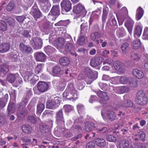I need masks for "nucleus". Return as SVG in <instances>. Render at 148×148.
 <instances>
[{
    "label": "nucleus",
    "mask_w": 148,
    "mask_h": 148,
    "mask_svg": "<svg viewBox=\"0 0 148 148\" xmlns=\"http://www.w3.org/2000/svg\"><path fill=\"white\" fill-rule=\"evenodd\" d=\"M63 97L65 100L68 99L72 101H74L78 98L77 91L73 83L68 84L66 90L63 93Z\"/></svg>",
    "instance_id": "f257e3e1"
},
{
    "label": "nucleus",
    "mask_w": 148,
    "mask_h": 148,
    "mask_svg": "<svg viewBox=\"0 0 148 148\" xmlns=\"http://www.w3.org/2000/svg\"><path fill=\"white\" fill-rule=\"evenodd\" d=\"M135 101L137 104L142 106L145 105L147 103L148 98L143 91L140 90L137 92Z\"/></svg>",
    "instance_id": "f03ea898"
},
{
    "label": "nucleus",
    "mask_w": 148,
    "mask_h": 148,
    "mask_svg": "<svg viewBox=\"0 0 148 148\" xmlns=\"http://www.w3.org/2000/svg\"><path fill=\"white\" fill-rule=\"evenodd\" d=\"M21 140L24 143L21 145L22 148H32L36 145L38 143L36 139L33 138L32 141L31 138L26 137H21Z\"/></svg>",
    "instance_id": "7ed1b4c3"
},
{
    "label": "nucleus",
    "mask_w": 148,
    "mask_h": 148,
    "mask_svg": "<svg viewBox=\"0 0 148 148\" xmlns=\"http://www.w3.org/2000/svg\"><path fill=\"white\" fill-rule=\"evenodd\" d=\"M59 99V97H57L48 99L46 103V108L51 109H54L56 108L60 103Z\"/></svg>",
    "instance_id": "20e7f679"
},
{
    "label": "nucleus",
    "mask_w": 148,
    "mask_h": 148,
    "mask_svg": "<svg viewBox=\"0 0 148 148\" xmlns=\"http://www.w3.org/2000/svg\"><path fill=\"white\" fill-rule=\"evenodd\" d=\"M60 14V10L59 5H53L48 15V17L52 21H55Z\"/></svg>",
    "instance_id": "39448f33"
},
{
    "label": "nucleus",
    "mask_w": 148,
    "mask_h": 148,
    "mask_svg": "<svg viewBox=\"0 0 148 148\" xmlns=\"http://www.w3.org/2000/svg\"><path fill=\"white\" fill-rule=\"evenodd\" d=\"M85 73L87 76L85 81L88 84H90L97 77V73L96 71L93 72L89 69L85 71Z\"/></svg>",
    "instance_id": "423d86ee"
},
{
    "label": "nucleus",
    "mask_w": 148,
    "mask_h": 148,
    "mask_svg": "<svg viewBox=\"0 0 148 148\" xmlns=\"http://www.w3.org/2000/svg\"><path fill=\"white\" fill-rule=\"evenodd\" d=\"M55 118L56 122L58 125H64V119L62 109L60 110L56 113Z\"/></svg>",
    "instance_id": "0eeeda50"
},
{
    "label": "nucleus",
    "mask_w": 148,
    "mask_h": 148,
    "mask_svg": "<svg viewBox=\"0 0 148 148\" xmlns=\"http://www.w3.org/2000/svg\"><path fill=\"white\" fill-rule=\"evenodd\" d=\"M73 12L75 14H80V15H84L86 14L84 7L79 3L73 6Z\"/></svg>",
    "instance_id": "6e6552de"
},
{
    "label": "nucleus",
    "mask_w": 148,
    "mask_h": 148,
    "mask_svg": "<svg viewBox=\"0 0 148 148\" xmlns=\"http://www.w3.org/2000/svg\"><path fill=\"white\" fill-rule=\"evenodd\" d=\"M72 3L69 0H63L61 3L62 10L66 12L69 11L72 8Z\"/></svg>",
    "instance_id": "1a4fd4ad"
},
{
    "label": "nucleus",
    "mask_w": 148,
    "mask_h": 148,
    "mask_svg": "<svg viewBox=\"0 0 148 148\" xmlns=\"http://www.w3.org/2000/svg\"><path fill=\"white\" fill-rule=\"evenodd\" d=\"M20 51L23 53L28 54L32 52V48L29 46L25 45L23 42H21L19 45Z\"/></svg>",
    "instance_id": "9d476101"
},
{
    "label": "nucleus",
    "mask_w": 148,
    "mask_h": 148,
    "mask_svg": "<svg viewBox=\"0 0 148 148\" xmlns=\"http://www.w3.org/2000/svg\"><path fill=\"white\" fill-rule=\"evenodd\" d=\"M48 88V84L45 82L40 81L37 84V88L40 92H46Z\"/></svg>",
    "instance_id": "9b49d317"
},
{
    "label": "nucleus",
    "mask_w": 148,
    "mask_h": 148,
    "mask_svg": "<svg viewBox=\"0 0 148 148\" xmlns=\"http://www.w3.org/2000/svg\"><path fill=\"white\" fill-rule=\"evenodd\" d=\"M117 25V22L114 16H111L109 19V21L107 22L106 26V29H110L112 28L113 26Z\"/></svg>",
    "instance_id": "f8f14e48"
},
{
    "label": "nucleus",
    "mask_w": 148,
    "mask_h": 148,
    "mask_svg": "<svg viewBox=\"0 0 148 148\" xmlns=\"http://www.w3.org/2000/svg\"><path fill=\"white\" fill-rule=\"evenodd\" d=\"M41 10L45 12H47L49 9V0H38Z\"/></svg>",
    "instance_id": "ddd939ff"
},
{
    "label": "nucleus",
    "mask_w": 148,
    "mask_h": 148,
    "mask_svg": "<svg viewBox=\"0 0 148 148\" xmlns=\"http://www.w3.org/2000/svg\"><path fill=\"white\" fill-rule=\"evenodd\" d=\"M36 59L37 61L44 62L46 59V55L42 52H37L36 53Z\"/></svg>",
    "instance_id": "4468645a"
},
{
    "label": "nucleus",
    "mask_w": 148,
    "mask_h": 148,
    "mask_svg": "<svg viewBox=\"0 0 148 148\" xmlns=\"http://www.w3.org/2000/svg\"><path fill=\"white\" fill-rule=\"evenodd\" d=\"M31 14L36 21L42 16V13L38 8H33Z\"/></svg>",
    "instance_id": "2eb2a0df"
},
{
    "label": "nucleus",
    "mask_w": 148,
    "mask_h": 148,
    "mask_svg": "<svg viewBox=\"0 0 148 148\" xmlns=\"http://www.w3.org/2000/svg\"><path fill=\"white\" fill-rule=\"evenodd\" d=\"M134 24V22L131 20H127L125 23V25L130 35L132 33V30Z\"/></svg>",
    "instance_id": "dca6fc26"
},
{
    "label": "nucleus",
    "mask_w": 148,
    "mask_h": 148,
    "mask_svg": "<svg viewBox=\"0 0 148 148\" xmlns=\"http://www.w3.org/2000/svg\"><path fill=\"white\" fill-rule=\"evenodd\" d=\"M33 41L34 43V48L39 49L41 48L42 42L40 38L38 37L34 39Z\"/></svg>",
    "instance_id": "f3484780"
},
{
    "label": "nucleus",
    "mask_w": 148,
    "mask_h": 148,
    "mask_svg": "<svg viewBox=\"0 0 148 148\" xmlns=\"http://www.w3.org/2000/svg\"><path fill=\"white\" fill-rule=\"evenodd\" d=\"M10 48V44L4 43L0 44V53H4L8 51Z\"/></svg>",
    "instance_id": "a211bd4d"
},
{
    "label": "nucleus",
    "mask_w": 148,
    "mask_h": 148,
    "mask_svg": "<svg viewBox=\"0 0 148 148\" xmlns=\"http://www.w3.org/2000/svg\"><path fill=\"white\" fill-rule=\"evenodd\" d=\"M101 64L100 59L99 57H96L92 59L90 61V64L92 67H96Z\"/></svg>",
    "instance_id": "6ab92c4d"
},
{
    "label": "nucleus",
    "mask_w": 148,
    "mask_h": 148,
    "mask_svg": "<svg viewBox=\"0 0 148 148\" xmlns=\"http://www.w3.org/2000/svg\"><path fill=\"white\" fill-rule=\"evenodd\" d=\"M132 73L135 77L138 79H141L144 76L143 72L137 69L134 70L132 71Z\"/></svg>",
    "instance_id": "aec40b11"
},
{
    "label": "nucleus",
    "mask_w": 148,
    "mask_h": 148,
    "mask_svg": "<svg viewBox=\"0 0 148 148\" xmlns=\"http://www.w3.org/2000/svg\"><path fill=\"white\" fill-rule=\"evenodd\" d=\"M106 116L108 119L111 121H114L116 118V114L115 112L112 110L107 111L106 113Z\"/></svg>",
    "instance_id": "412c9836"
},
{
    "label": "nucleus",
    "mask_w": 148,
    "mask_h": 148,
    "mask_svg": "<svg viewBox=\"0 0 148 148\" xmlns=\"http://www.w3.org/2000/svg\"><path fill=\"white\" fill-rule=\"evenodd\" d=\"M95 142L96 144L99 147L103 148L106 145V143L105 140L102 138H96Z\"/></svg>",
    "instance_id": "4be33fe9"
},
{
    "label": "nucleus",
    "mask_w": 148,
    "mask_h": 148,
    "mask_svg": "<svg viewBox=\"0 0 148 148\" xmlns=\"http://www.w3.org/2000/svg\"><path fill=\"white\" fill-rule=\"evenodd\" d=\"M27 112L25 109H22L17 111L16 115L19 120H22L27 115Z\"/></svg>",
    "instance_id": "5701e85b"
},
{
    "label": "nucleus",
    "mask_w": 148,
    "mask_h": 148,
    "mask_svg": "<svg viewBox=\"0 0 148 148\" xmlns=\"http://www.w3.org/2000/svg\"><path fill=\"white\" fill-rule=\"evenodd\" d=\"M144 13L143 9L141 7H139L136 10V18L137 21L139 20L143 16Z\"/></svg>",
    "instance_id": "b1692460"
},
{
    "label": "nucleus",
    "mask_w": 148,
    "mask_h": 148,
    "mask_svg": "<svg viewBox=\"0 0 148 148\" xmlns=\"http://www.w3.org/2000/svg\"><path fill=\"white\" fill-rule=\"evenodd\" d=\"M84 129L86 132H90L95 127L94 123L90 121L86 122L85 124Z\"/></svg>",
    "instance_id": "393cba45"
},
{
    "label": "nucleus",
    "mask_w": 148,
    "mask_h": 148,
    "mask_svg": "<svg viewBox=\"0 0 148 148\" xmlns=\"http://www.w3.org/2000/svg\"><path fill=\"white\" fill-rule=\"evenodd\" d=\"M97 94L99 97L101 98L104 101H107L109 99V97L106 92L101 91L100 90L97 91Z\"/></svg>",
    "instance_id": "a878e982"
},
{
    "label": "nucleus",
    "mask_w": 148,
    "mask_h": 148,
    "mask_svg": "<svg viewBox=\"0 0 148 148\" xmlns=\"http://www.w3.org/2000/svg\"><path fill=\"white\" fill-rule=\"evenodd\" d=\"M16 105L13 102H10L7 108L8 114H10L14 112L15 110Z\"/></svg>",
    "instance_id": "bb28decb"
},
{
    "label": "nucleus",
    "mask_w": 148,
    "mask_h": 148,
    "mask_svg": "<svg viewBox=\"0 0 148 148\" xmlns=\"http://www.w3.org/2000/svg\"><path fill=\"white\" fill-rule=\"evenodd\" d=\"M64 40L63 38L61 37L57 38L55 42L57 49L63 47L64 43Z\"/></svg>",
    "instance_id": "cd10ccee"
},
{
    "label": "nucleus",
    "mask_w": 148,
    "mask_h": 148,
    "mask_svg": "<svg viewBox=\"0 0 148 148\" xmlns=\"http://www.w3.org/2000/svg\"><path fill=\"white\" fill-rule=\"evenodd\" d=\"M32 127L28 125H23L22 127V131L26 134L30 133L32 132Z\"/></svg>",
    "instance_id": "c85d7f7f"
},
{
    "label": "nucleus",
    "mask_w": 148,
    "mask_h": 148,
    "mask_svg": "<svg viewBox=\"0 0 148 148\" xmlns=\"http://www.w3.org/2000/svg\"><path fill=\"white\" fill-rule=\"evenodd\" d=\"M45 108V104L42 103L38 104L37 106V114L40 115Z\"/></svg>",
    "instance_id": "c756f323"
},
{
    "label": "nucleus",
    "mask_w": 148,
    "mask_h": 148,
    "mask_svg": "<svg viewBox=\"0 0 148 148\" xmlns=\"http://www.w3.org/2000/svg\"><path fill=\"white\" fill-rule=\"evenodd\" d=\"M109 11L108 8H104L103 9V14L102 17V22L103 24H105L107 19Z\"/></svg>",
    "instance_id": "7c9ffc66"
},
{
    "label": "nucleus",
    "mask_w": 148,
    "mask_h": 148,
    "mask_svg": "<svg viewBox=\"0 0 148 148\" xmlns=\"http://www.w3.org/2000/svg\"><path fill=\"white\" fill-rule=\"evenodd\" d=\"M59 62L60 64L63 66L68 65L70 62L69 58L66 57H62L60 58Z\"/></svg>",
    "instance_id": "2f4dec72"
},
{
    "label": "nucleus",
    "mask_w": 148,
    "mask_h": 148,
    "mask_svg": "<svg viewBox=\"0 0 148 148\" xmlns=\"http://www.w3.org/2000/svg\"><path fill=\"white\" fill-rule=\"evenodd\" d=\"M130 56L132 60L136 62L139 61L141 58V56L137 53L133 52L131 53Z\"/></svg>",
    "instance_id": "473e14b6"
},
{
    "label": "nucleus",
    "mask_w": 148,
    "mask_h": 148,
    "mask_svg": "<svg viewBox=\"0 0 148 148\" xmlns=\"http://www.w3.org/2000/svg\"><path fill=\"white\" fill-rule=\"evenodd\" d=\"M65 49L66 51L71 52V53L74 50L73 45L70 43H67L65 45Z\"/></svg>",
    "instance_id": "72a5a7b5"
},
{
    "label": "nucleus",
    "mask_w": 148,
    "mask_h": 148,
    "mask_svg": "<svg viewBox=\"0 0 148 148\" xmlns=\"http://www.w3.org/2000/svg\"><path fill=\"white\" fill-rule=\"evenodd\" d=\"M133 102L130 100H127L121 103L122 107L125 108L132 107L133 106Z\"/></svg>",
    "instance_id": "f704fd0d"
},
{
    "label": "nucleus",
    "mask_w": 148,
    "mask_h": 148,
    "mask_svg": "<svg viewBox=\"0 0 148 148\" xmlns=\"http://www.w3.org/2000/svg\"><path fill=\"white\" fill-rule=\"evenodd\" d=\"M15 4L13 1H11L8 4L6 7V10L9 12H10L14 9Z\"/></svg>",
    "instance_id": "c9c22d12"
},
{
    "label": "nucleus",
    "mask_w": 148,
    "mask_h": 148,
    "mask_svg": "<svg viewBox=\"0 0 148 148\" xmlns=\"http://www.w3.org/2000/svg\"><path fill=\"white\" fill-rule=\"evenodd\" d=\"M81 32L83 34H85L87 32L88 29V26L86 23H83L80 26Z\"/></svg>",
    "instance_id": "e433bc0d"
},
{
    "label": "nucleus",
    "mask_w": 148,
    "mask_h": 148,
    "mask_svg": "<svg viewBox=\"0 0 148 148\" xmlns=\"http://www.w3.org/2000/svg\"><path fill=\"white\" fill-rule=\"evenodd\" d=\"M101 36L100 33L95 32L92 33L90 35V38L93 41H95L96 40L99 38Z\"/></svg>",
    "instance_id": "4c0bfd02"
},
{
    "label": "nucleus",
    "mask_w": 148,
    "mask_h": 148,
    "mask_svg": "<svg viewBox=\"0 0 148 148\" xmlns=\"http://www.w3.org/2000/svg\"><path fill=\"white\" fill-rule=\"evenodd\" d=\"M129 48V44L128 43L125 42L122 44L121 46V49L123 53H126Z\"/></svg>",
    "instance_id": "58836bf2"
},
{
    "label": "nucleus",
    "mask_w": 148,
    "mask_h": 148,
    "mask_svg": "<svg viewBox=\"0 0 148 148\" xmlns=\"http://www.w3.org/2000/svg\"><path fill=\"white\" fill-rule=\"evenodd\" d=\"M113 65L115 69L119 71H120L122 67V63L119 61H114Z\"/></svg>",
    "instance_id": "ea45409f"
},
{
    "label": "nucleus",
    "mask_w": 148,
    "mask_h": 148,
    "mask_svg": "<svg viewBox=\"0 0 148 148\" xmlns=\"http://www.w3.org/2000/svg\"><path fill=\"white\" fill-rule=\"evenodd\" d=\"M68 23L67 21L61 20L55 24L54 25L55 26L66 27L68 25Z\"/></svg>",
    "instance_id": "a19ab883"
},
{
    "label": "nucleus",
    "mask_w": 148,
    "mask_h": 148,
    "mask_svg": "<svg viewBox=\"0 0 148 148\" xmlns=\"http://www.w3.org/2000/svg\"><path fill=\"white\" fill-rule=\"evenodd\" d=\"M142 28L140 26H137L136 27L134 32V35L135 37H139L141 33Z\"/></svg>",
    "instance_id": "79ce46f5"
},
{
    "label": "nucleus",
    "mask_w": 148,
    "mask_h": 148,
    "mask_svg": "<svg viewBox=\"0 0 148 148\" xmlns=\"http://www.w3.org/2000/svg\"><path fill=\"white\" fill-rule=\"evenodd\" d=\"M1 71L4 74H6L9 71V69L8 66L4 64L0 66Z\"/></svg>",
    "instance_id": "37998d69"
},
{
    "label": "nucleus",
    "mask_w": 148,
    "mask_h": 148,
    "mask_svg": "<svg viewBox=\"0 0 148 148\" xmlns=\"http://www.w3.org/2000/svg\"><path fill=\"white\" fill-rule=\"evenodd\" d=\"M140 40L138 39L136 40L133 42V49H138L140 46Z\"/></svg>",
    "instance_id": "c03bdc74"
},
{
    "label": "nucleus",
    "mask_w": 148,
    "mask_h": 148,
    "mask_svg": "<svg viewBox=\"0 0 148 148\" xmlns=\"http://www.w3.org/2000/svg\"><path fill=\"white\" fill-rule=\"evenodd\" d=\"M16 79L14 75L13 74H9L7 77V80L10 83H13Z\"/></svg>",
    "instance_id": "a18cd8bd"
},
{
    "label": "nucleus",
    "mask_w": 148,
    "mask_h": 148,
    "mask_svg": "<svg viewBox=\"0 0 148 148\" xmlns=\"http://www.w3.org/2000/svg\"><path fill=\"white\" fill-rule=\"evenodd\" d=\"M49 126L47 125H42L40 126V130L41 132L42 133H47L49 130Z\"/></svg>",
    "instance_id": "49530a36"
},
{
    "label": "nucleus",
    "mask_w": 148,
    "mask_h": 148,
    "mask_svg": "<svg viewBox=\"0 0 148 148\" xmlns=\"http://www.w3.org/2000/svg\"><path fill=\"white\" fill-rule=\"evenodd\" d=\"M32 33L29 30H25L22 32V35L24 38H30L31 37Z\"/></svg>",
    "instance_id": "de8ad7c7"
},
{
    "label": "nucleus",
    "mask_w": 148,
    "mask_h": 148,
    "mask_svg": "<svg viewBox=\"0 0 148 148\" xmlns=\"http://www.w3.org/2000/svg\"><path fill=\"white\" fill-rule=\"evenodd\" d=\"M77 43L79 45H83L85 43V36H80L78 39Z\"/></svg>",
    "instance_id": "09e8293b"
},
{
    "label": "nucleus",
    "mask_w": 148,
    "mask_h": 148,
    "mask_svg": "<svg viewBox=\"0 0 148 148\" xmlns=\"http://www.w3.org/2000/svg\"><path fill=\"white\" fill-rule=\"evenodd\" d=\"M63 108L65 113H69L73 110V107L71 105H66L64 106Z\"/></svg>",
    "instance_id": "8fccbe9b"
},
{
    "label": "nucleus",
    "mask_w": 148,
    "mask_h": 148,
    "mask_svg": "<svg viewBox=\"0 0 148 148\" xmlns=\"http://www.w3.org/2000/svg\"><path fill=\"white\" fill-rule=\"evenodd\" d=\"M7 25L5 22L2 21L0 22V30L5 31L7 29Z\"/></svg>",
    "instance_id": "3c124183"
},
{
    "label": "nucleus",
    "mask_w": 148,
    "mask_h": 148,
    "mask_svg": "<svg viewBox=\"0 0 148 148\" xmlns=\"http://www.w3.org/2000/svg\"><path fill=\"white\" fill-rule=\"evenodd\" d=\"M52 71L53 73L55 74H59L60 73L61 71V69L60 67L58 65L54 66L52 69Z\"/></svg>",
    "instance_id": "603ef678"
},
{
    "label": "nucleus",
    "mask_w": 148,
    "mask_h": 148,
    "mask_svg": "<svg viewBox=\"0 0 148 148\" xmlns=\"http://www.w3.org/2000/svg\"><path fill=\"white\" fill-rule=\"evenodd\" d=\"M138 135L139 136L140 140L142 142L145 141L146 135L144 132L143 131H140L138 132Z\"/></svg>",
    "instance_id": "864d4df0"
},
{
    "label": "nucleus",
    "mask_w": 148,
    "mask_h": 148,
    "mask_svg": "<svg viewBox=\"0 0 148 148\" xmlns=\"http://www.w3.org/2000/svg\"><path fill=\"white\" fill-rule=\"evenodd\" d=\"M106 139L109 142H115L116 141V137L110 134L106 136Z\"/></svg>",
    "instance_id": "5fc2aeb1"
},
{
    "label": "nucleus",
    "mask_w": 148,
    "mask_h": 148,
    "mask_svg": "<svg viewBox=\"0 0 148 148\" xmlns=\"http://www.w3.org/2000/svg\"><path fill=\"white\" fill-rule=\"evenodd\" d=\"M130 86L133 87H135L137 86L138 80L135 78H132L130 81Z\"/></svg>",
    "instance_id": "6e6d98bb"
},
{
    "label": "nucleus",
    "mask_w": 148,
    "mask_h": 148,
    "mask_svg": "<svg viewBox=\"0 0 148 148\" xmlns=\"http://www.w3.org/2000/svg\"><path fill=\"white\" fill-rule=\"evenodd\" d=\"M129 79L125 76H121L119 79L120 82L122 84H125L128 82Z\"/></svg>",
    "instance_id": "4d7b16f0"
},
{
    "label": "nucleus",
    "mask_w": 148,
    "mask_h": 148,
    "mask_svg": "<svg viewBox=\"0 0 148 148\" xmlns=\"http://www.w3.org/2000/svg\"><path fill=\"white\" fill-rule=\"evenodd\" d=\"M129 145V142L126 140H123L120 145V148H127Z\"/></svg>",
    "instance_id": "13d9d810"
},
{
    "label": "nucleus",
    "mask_w": 148,
    "mask_h": 148,
    "mask_svg": "<svg viewBox=\"0 0 148 148\" xmlns=\"http://www.w3.org/2000/svg\"><path fill=\"white\" fill-rule=\"evenodd\" d=\"M27 119L28 121L33 124H35L37 122L36 119L33 115H29L27 118Z\"/></svg>",
    "instance_id": "bf43d9fd"
},
{
    "label": "nucleus",
    "mask_w": 148,
    "mask_h": 148,
    "mask_svg": "<svg viewBox=\"0 0 148 148\" xmlns=\"http://www.w3.org/2000/svg\"><path fill=\"white\" fill-rule=\"evenodd\" d=\"M132 108V111L136 113L139 112L142 109L141 107L137 106L135 105H134L133 104V106Z\"/></svg>",
    "instance_id": "052dcab7"
},
{
    "label": "nucleus",
    "mask_w": 148,
    "mask_h": 148,
    "mask_svg": "<svg viewBox=\"0 0 148 148\" xmlns=\"http://www.w3.org/2000/svg\"><path fill=\"white\" fill-rule=\"evenodd\" d=\"M5 20L6 22L10 25H12L15 21V20L10 17H7Z\"/></svg>",
    "instance_id": "680f3d73"
},
{
    "label": "nucleus",
    "mask_w": 148,
    "mask_h": 148,
    "mask_svg": "<svg viewBox=\"0 0 148 148\" xmlns=\"http://www.w3.org/2000/svg\"><path fill=\"white\" fill-rule=\"evenodd\" d=\"M99 84L100 88L103 90L106 91L108 90V86L107 84L100 82Z\"/></svg>",
    "instance_id": "e2e57ef3"
},
{
    "label": "nucleus",
    "mask_w": 148,
    "mask_h": 148,
    "mask_svg": "<svg viewBox=\"0 0 148 148\" xmlns=\"http://www.w3.org/2000/svg\"><path fill=\"white\" fill-rule=\"evenodd\" d=\"M77 108L79 113L82 112L85 109L84 105L81 103H79L77 105Z\"/></svg>",
    "instance_id": "0e129e2a"
},
{
    "label": "nucleus",
    "mask_w": 148,
    "mask_h": 148,
    "mask_svg": "<svg viewBox=\"0 0 148 148\" xmlns=\"http://www.w3.org/2000/svg\"><path fill=\"white\" fill-rule=\"evenodd\" d=\"M42 64H39L37 65L36 67L35 72L36 74H38L40 73L42 70Z\"/></svg>",
    "instance_id": "69168bd1"
},
{
    "label": "nucleus",
    "mask_w": 148,
    "mask_h": 148,
    "mask_svg": "<svg viewBox=\"0 0 148 148\" xmlns=\"http://www.w3.org/2000/svg\"><path fill=\"white\" fill-rule=\"evenodd\" d=\"M15 18L19 23H21L23 22L26 18L24 16H15Z\"/></svg>",
    "instance_id": "338daca9"
},
{
    "label": "nucleus",
    "mask_w": 148,
    "mask_h": 148,
    "mask_svg": "<svg viewBox=\"0 0 148 148\" xmlns=\"http://www.w3.org/2000/svg\"><path fill=\"white\" fill-rule=\"evenodd\" d=\"M144 39L148 40V27L145 28L144 30L143 35Z\"/></svg>",
    "instance_id": "774afa93"
}]
</instances>
